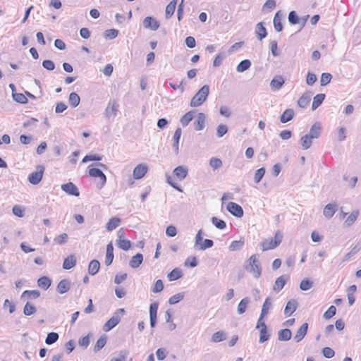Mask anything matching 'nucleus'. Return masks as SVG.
<instances>
[{
	"label": "nucleus",
	"mask_w": 361,
	"mask_h": 361,
	"mask_svg": "<svg viewBox=\"0 0 361 361\" xmlns=\"http://www.w3.org/2000/svg\"><path fill=\"white\" fill-rule=\"evenodd\" d=\"M244 243L245 242L243 239H240L239 240H234L231 243L228 248L231 251L240 250L243 247Z\"/></svg>",
	"instance_id": "a18cd8bd"
},
{
	"label": "nucleus",
	"mask_w": 361,
	"mask_h": 361,
	"mask_svg": "<svg viewBox=\"0 0 361 361\" xmlns=\"http://www.w3.org/2000/svg\"><path fill=\"white\" fill-rule=\"evenodd\" d=\"M40 296V292L37 290H25L21 295V299L38 298Z\"/></svg>",
	"instance_id": "2f4dec72"
},
{
	"label": "nucleus",
	"mask_w": 361,
	"mask_h": 361,
	"mask_svg": "<svg viewBox=\"0 0 361 361\" xmlns=\"http://www.w3.org/2000/svg\"><path fill=\"white\" fill-rule=\"evenodd\" d=\"M294 114L293 109H288L281 114L280 121L283 123H287L293 119Z\"/></svg>",
	"instance_id": "a878e982"
},
{
	"label": "nucleus",
	"mask_w": 361,
	"mask_h": 361,
	"mask_svg": "<svg viewBox=\"0 0 361 361\" xmlns=\"http://www.w3.org/2000/svg\"><path fill=\"white\" fill-rule=\"evenodd\" d=\"M284 18V14L281 11H279L276 13L273 23L274 29L276 32H281L283 30L282 20Z\"/></svg>",
	"instance_id": "9b49d317"
},
{
	"label": "nucleus",
	"mask_w": 361,
	"mask_h": 361,
	"mask_svg": "<svg viewBox=\"0 0 361 361\" xmlns=\"http://www.w3.org/2000/svg\"><path fill=\"white\" fill-rule=\"evenodd\" d=\"M286 279L287 278L286 276H281L278 277L275 281L273 290L277 292L280 291L284 287L286 283Z\"/></svg>",
	"instance_id": "bb28decb"
},
{
	"label": "nucleus",
	"mask_w": 361,
	"mask_h": 361,
	"mask_svg": "<svg viewBox=\"0 0 361 361\" xmlns=\"http://www.w3.org/2000/svg\"><path fill=\"white\" fill-rule=\"evenodd\" d=\"M284 84V80L281 76L275 77L270 82V87L272 90H279Z\"/></svg>",
	"instance_id": "cd10ccee"
},
{
	"label": "nucleus",
	"mask_w": 361,
	"mask_h": 361,
	"mask_svg": "<svg viewBox=\"0 0 361 361\" xmlns=\"http://www.w3.org/2000/svg\"><path fill=\"white\" fill-rule=\"evenodd\" d=\"M183 276L181 269L178 268L173 269L170 273L168 274L167 278L170 281L177 280Z\"/></svg>",
	"instance_id": "c9c22d12"
},
{
	"label": "nucleus",
	"mask_w": 361,
	"mask_h": 361,
	"mask_svg": "<svg viewBox=\"0 0 361 361\" xmlns=\"http://www.w3.org/2000/svg\"><path fill=\"white\" fill-rule=\"evenodd\" d=\"M76 264V258L75 255H71L64 259L63 268L64 269H70Z\"/></svg>",
	"instance_id": "5701e85b"
},
{
	"label": "nucleus",
	"mask_w": 361,
	"mask_h": 361,
	"mask_svg": "<svg viewBox=\"0 0 361 361\" xmlns=\"http://www.w3.org/2000/svg\"><path fill=\"white\" fill-rule=\"evenodd\" d=\"M128 351L127 350H122L119 351L117 357H112L110 361H126Z\"/></svg>",
	"instance_id": "0e129e2a"
},
{
	"label": "nucleus",
	"mask_w": 361,
	"mask_h": 361,
	"mask_svg": "<svg viewBox=\"0 0 361 361\" xmlns=\"http://www.w3.org/2000/svg\"><path fill=\"white\" fill-rule=\"evenodd\" d=\"M292 333L291 331L288 329H284L280 330L278 332V339L279 341H287L291 338Z\"/></svg>",
	"instance_id": "c756f323"
},
{
	"label": "nucleus",
	"mask_w": 361,
	"mask_h": 361,
	"mask_svg": "<svg viewBox=\"0 0 361 361\" xmlns=\"http://www.w3.org/2000/svg\"><path fill=\"white\" fill-rule=\"evenodd\" d=\"M325 97V94L323 93H320L314 96L312 104V109L313 111L317 109L322 104Z\"/></svg>",
	"instance_id": "473e14b6"
},
{
	"label": "nucleus",
	"mask_w": 361,
	"mask_h": 361,
	"mask_svg": "<svg viewBox=\"0 0 361 361\" xmlns=\"http://www.w3.org/2000/svg\"><path fill=\"white\" fill-rule=\"evenodd\" d=\"M13 99L18 103L20 104H27L28 100L26 96L22 93H13L12 94Z\"/></svg>",
	"instance_id": "5fc2aeb1"
},
{
	"label": "nucleus",
	"mask_w": 361,
	"mask_h": 361,
	"mask_svg": "<svg viewBox=\"0 0 361 361\" xmlns=\"http://www.w3.org/2000/svg\"><path fill=\"white\" fill-rule=\"evenodd\" d=\"M116 244L121 249L125 251L128 250L131 247L130 241L126 239L116 240Z\"/></svg>",
	"instance_id": "09e8293b"
},
{
	"label": "nucleus",
	"mask_w": 361,
	"mask_h": 361,
	"mask_svg": "<svg viewBox=\"0 0 361 361\" xmlns=\"http://www.w3.org/2000/svg\"><path fill=\"white\" fill-rule=\"evenodd\" d=\"M211 220H212V224L219 229H224L226 226V222L222 219H219L214 216L212 218Z\"/></svg>",
	"instance_id": "680f3d73"
},
{
	"label": "nucleus",
	"mask_w": 361,
	"mask_h": 361,
	"mask_svg": "<svg viewBox=\"0 0 361 361\" xmlns=\"http://www.w3.org/2000/svg\"><path fill=\"white\" fill-rule=\"evenodd\" d=\"M68 102L72 107L75 108L79 105L80 102V98L77 93L71 92L69 94Z\"/></svg>",
	"instance_id": "4c0bfd02"
},
{
	"label": "nucleus",
	"mask_w": 361,
	"mask_h": 361,
	"mask_svg": "<svg viewBox=\"0 0 361 361\" xmlns=\"http://www.w3.org/2000/svg\"><path fill=\"white\" fill-rule=\"evenodd\" d=\"M360 250H361V243H359L357 245H355L353 247V249L345 255L344 260H348L350 258H351L352 257L355 255Z\"/></svg>",
	"instance_id": "603ef678"
},
{
	"label": "nucleus",
	"mask_w": 361,
	"mask_h": 361,
	"mask_svg": "<svg viewBox=\"0 0 361 361\" xmlns=\"http://www.w3.org/2000/svg\"><path fill=\"white\" fill-rule=\"evenodd\" d=\"M332 78V75L330 73H324L322 74L321 79H320V83L322 86L326 85L329 84Z\"/></svg>",
	"instance_id": "338daca9"
},
{
	"label": "nucleus",
	"mask_w": 361,
	"mask_h": 361,
	"mask_svg": "<svg viewBox=\"0 0 361 361\" xmlns=\"http://www.w3.org/2000/svg\"><path fill=\"white\" fill-rule=\"evenodd\" d=\"M214 245V242L210 239H205L204 241H202L200 245L197 247L196 250H204L206 249L210 248Z\"/></svg>",
	"instance_id": "864d4df0"
},
{
	"label": "nucleus",
	"mask_w": 361,
	"mask_h": 361,
	"mask_svg": "<svg viewBox=\"0 0 361 361\" xmlns=\"http://www.w3.org/2000/svg\"><path fill=\"white\" fill-rule=\"evenodd\" d=\"M307 329L308 324L307 322L302 324V326L298 329L294 336V340L295 341V342L298 343L304 338L307 334Z\"/></svg>",
	"instance_id": "dca6fc26"
},
{
	"label": "nucleus",
	"mask_w": 361,
	"mask_h": 361,
	"mask_svg": "<svg viewBox=\"0 0 361 361\" xmlns=\"http://www.w3.org/2000/svg\"><path fill=\"white\" fill-rule=\"evenodd\" d=\"M206 116L204 113H199L197 119L194 121V128L196 131L202 130L205 127Z\"/></svg>",
	"instance_id": "ddd939ff"
},
{
	"label": "nucleus",
	"mask_w": 361,
	"mask_h": 361,
	"mask_svg": "<svg viewBox=\"0 0 361 361\" xmlns=\"http://www.w3.org/2000/svg\"><path fill=\"white\" fill-rule=\"evenodd\" d=\"M209 166L211 168H212L214 170L219 169L222 166V161L216 157H212L209 160Z\"/></svg>",
	"instance_id": "6e6d98bb"
},
{
	"label": "nucleus",
	"mask_w": 361,
	"mask_h": 361,
	"mask_svg": "<svg viewBox=\"0 0 361 361\" xmlns=\"http://www.w3.org/2000/svg\"><path fill=\"white\" fill-rule=\"evenodd\" d=\"M158 307L159 303L157 302L152 303L149 306V319L150 326L152 328H154L157 323V314Z\"/></svg>",
	"instance_id": "1a4fd4ad"
},
{
	"label": "nucleus",
	"mask_w": 361,
	"mask_h": 361,
	"mask_svg": "<svg viewBox=\"0 0 361 361\" xmlns=\"http://www.w3.org/2000/svg\"><path fill=\"white\" fill-rule=\"evenodd\" d=\"M37 284L44 290H47L51 284V281L47 276H42L37 280Z\"/></svg>",
	"instance_id": "e433bc0d"
},
{
	"label": "nucleus",
	"mask_w": 361,
	"mask_h": 361,
	"mask_svg": "<svg viewBox=\"0 0 361 361\" xmlns=\"http://www.w3.org/2000/svg\"><path fill=\"white\" fill-rule=\"evenodd\" d=\"M246 269L255 278H259L262 273L260 262L255 255H252L247 261Z\"/></svg>",
	"instance_id": "f03ea898"
},
{
	"label": "nucleus",
	"mask_w": 361,
	"mask_h": 361,
	"mask_svg": "<svg viewBox=\"0 0 361 361\" xmlns=\"http://www.w3.org/2000/svg\"><path fill=\"white\" fill-rule=\"evenodd\" d=\"M118 106L116 101H113L112 102H109L107 107L105 109L104 115L107 118H110L111 117H115L118 112Z\"/></svg>",
	"instance_id": "9d476101"
},
{
	"label": "nucleus",
	"mask_w": 361,
	"mask_h": 361,
	"mask_svg": "<svg viewBox=\"0 0 361 361\" xmlns=\"http://www.w3.org/2000/svg\"><path fill=\"white\" fill-rule=\"evenodd\" d=\"M193 113L192 111H188L181 117L180 122L183 127L187 126L192 120Z\"/></svg>",
	"instance_id": "37998d69"
},
{
	"label": "nucleus",
	"mask_w": 361,
	"mask_h": 361,
	"mask_svg": "<svg viewBox=\"0 0 361 361\" xmlns=\"http://www.w3.org/2000/svg\"><path fill=\"white\" fill-rule=\"evenodd\" d=\"M312 286L313 282L312 281H310L308 279H305L302 280V281L300 282V288L302 290L305 291L310 290L312 287Z\"/></svg>",
	"instance_id": "13d9d810"
},
{
	"label": "nucleus",
	"mask_w": 361,
	"mask_h": 361,
	"mask_svg": "<svg viewBox=\"0 0 361 361\" xmlns=\"http://www.w3.org/2000/svg\"><path fill=\"white\" fill-rule=\"evenodd\" d=\"M121 219L118 217L111 218L106 224V228L109 231H111L119 226Z\"/></svg>",
	"instance_id": "58836bf2"
},
{
	"label": "nucleus",
	"mask_w": 361,
	"mask_h": 361,
	"mask_svg": "<svg viewBox=\"0 0 361 361\" xmlns=\"http://www.w3.org/2000/svg\"><path fill=\"white\" fill-rule=\"evenodd\" d=\"M89 174L92 177L99 178L100 183L98 185V188L101 189L106 182V175L97 168H92L89 170Z\"/></svg>",
	"instance_id": "20e7f679"
},
{
	"label": "nucleus",
	"mask_w": 361,
	"mask_h": 361,
	"mask_svg": "<svg viewBox=\"0 0 361 361\" xmlns=\"http://www.w3.org/2000/svg\"><path fill=\"white\" fill-rule=\"evenodd\" d=\"M312 138H311L310 136H308L307 134L303 135L301 138H300V145H301V148L303 149V150H307L311 146H312Z\"/></svg>",
	"instance_id": "72a5a7b5"
},
{
	"label": "nucleus",
	"mask_w": 361,
	"mask_h": 361,
	"mask_svg": "<svg viewBox=\"0 0 361 361\" xmlns=\"http://www.w3.org/2000/svg\"><path fill=\"white\" fill-rule=\"evenodd\" d=\"M256 35L259 40H262L267 35V32L262 23H259L256 25Z\"/></svg>",
	"instance_id": "393cba45"
},
{
	"label": "nucleus",
	"mask_w": 361,
	"mask_h": 361,
	"mask_svg": "<svg viewBox=\"0 0 361 361\" xmlns=\"http://www.w3.org/2000/svg\"><path fill=\"white\" fill-rule=\"evenodd\" d=\"M107 341V337L106 335H102L100 336V338L97 340L94 347V351L98 352L102 348H104V346L106 345Z\"/></svg>",
	"instance_id": "c03bdc74"
},
{
	"label": "nucleus",
	"mask_w": 361,
	"mask_h": 361,
	"mask_svg": "<svg viewBox=\"0 0 361 361\" xmlns=\"http://www.w3.org/2000/svg\"><path fill=\"white\" fill-rule=\"evenodd\" d=\"M61 189L68 195H73L75 197H78L80 195V192L78 188L72 182L63 184L61 185Z\"/></svg>",
	"instance_id": "6e6552de"
},
{
	"label": "nucleus",
	"mask_w": 361,
	"mask_h": 361,
	"mask_svg": "<svg viewBox=\"0 0 361 361\" xmlns=\"http://www.w3.org/2000/svg\"><path fill=\"white\" fill-rule=\"evenodd\" d=\"M184 296V293H177L169 298V303L170 305H175L178 302L181 301L183 299Z\"/></svg>",
	"instance_id": "bf43d9fd"
},
{
	"label": "nucleus",
	"mask_w": 361,
	"mask_h": 361,
	"mask_svg": "<svg viewBox=\"0 0 361 361\" xmlns=\"http://www.w3.org/2000/svg\"><path fill=\"white\" fill-rule=\"evenodd\" d=\"M288 21L292 25L300 23V18L298 16L295 11H292L289 13L288 17Z\"/></svg>",
	"instance_id": "e2e57ef3"
},
{
	"label": "nucleus",
	"mask_w": 361,
	"mask_h": 361,
	"mask_svg": "<svg viewBox=\"0 0 361 361\" xmlns=\"http://www.w3.org/2000/svg\"><path fill=\"white\" fill-rule=\"evenodd\" d=\"M298 307V302L295 300L292 299L289 300L285 307L284 309V314L286 316L291 315L297 309Z\"/></svg>",
	"instance_id": "aec40b11"
},
{
	"label": "nucleus",
	"mask_w": 361,
	"mask_h": 361,
	"mask_svg": "<svg viewBox=\"0 0 361 361\" xmlns=\"http://www.w3.org/2000/svg\"><path fill=\"white\" fill-rule=\"evenodd\" d=\"M12 212L18 217H23L25 215V208L18 204L13 207Z\"/></svg>",
	"instance_id": "052dcab7"
},
{
	"label": "nucleus",
	"mask_w": 361,
	"mask_h": 361,
	"mask_svg": "<svg viewBox=\"0 0 361 361\" xmlns=\"http://www.w3.org/2000/svg\"><path fill=\"white\" fill-rule=\"evenodd\" d=\"M181 134H182L181 129L180 128H178L175 130V133H174V135L173 137V143L172 147L173 148V150H174V152L176 154H178L179 152L178 145H179V141H180V137H181Z\"/></svg>",
	"instance_id": "6ab92c4d"
},
{
	"label": "nucleus",
	"mask_w": 361,
	"mask_h": 361,
	"mask_svg": "<svg viewBox=\"0 0 361 361\" xmlns=\"http://www.w3.org/2000/svg\"><path fill=\"white\" fill-rule=\"evenodd\" d=\"M71 288V282L68 279L60 281L56 286V291L60 294H64Z\"/></svg>",
	"instance_id": "f3484780"
},
{
	"label": "nucleus",
	"mask_w": 361,
	"mask_h": 361,
	"mask_svg": "<svg viewBox=\"0 0 361 361\" xmlns=\"http://www.w3.org/2000/svg\"><path fill=\"white\" fill-rule=\"evenodd\" d=\"M321 133H322V126H321L320 123L316 122L312 126L309 133L307 135L312 139H317L320 136Z\"/></svg>",
	"instance_id": "2eb2a0df"
},
{
	"label": "nucleus",
	"mask_w": 361,
	"mask_h": 361,
	"mask_svg": "<svg viewBox=\"0 0 361 361\" xmlns=\"http://www.w3.org/2000/svg\"><path fill=\"white\" fill-rule=\"evenodd\" d=\"M359 214L358 211L353 212L345 219L344 224L345 226H351L357 219Z\"/></svg>",
	"instance_id": "de8ad7c7"
},
{
	"label": "nucleus",
	"mask_w": 361,
	"mask_h": 361,
	"mask_svg": "<svg viewBox=\"0 0 361 361\" xmlns=\"http://www.w3.org/2000/svg\"><path fill=\"white\" fill-rule=\"evenodd\" d=\"M114 259V247L112 243H110L106 246V254L105 258V264L106 266H109Z\"/></svg>",
	"instance_id": "b1692460"
},
{
	"label": "nucleus",
	"mask_w": 361,
	"mask_h": 361,
	"mask_svg": "<svg viewBox=\"0 0 361 361\" xmlns=\"http://www.w3.org/2000/svg\"><path fill=\"white\" fill-rule=\"evenodd\" d=\"M37 311L36 307L30 302H27L23 309V313L26 316H30L35 314Z\"/></svg>",
	"instance_id": "3c124183"
},
{
	"label": "nucleus",
	"mask_w": 361,
	"mask_h": 361,
	"mask_svg": "<svg viewBox=\"0 0 361 361\" xmlns=\"http://www.w3.org/2000/svg\"><path fill=\"white\" fill-rule=\"evenodd\" d=\"M251 62L248 59L241 61L236 67V71L239 73H243L250 68Z\"/></svg>",
	"instance_id": "ea45409f"
},
{
	"label": "nucleus",
	"mask_w": 361,
	"mask_h": 361,
	"mask_svg": "<svg viewBox=\"0 0 361 361\" xmlns=\"http://www.w3.org/2000/svg\"><path fill=\"white\" fill-rule=\"evenodd\" d=\"M338 209V204L336 202L329 203L325 206L323 211L324 216L327 218H331Z\"/></svg>",
	"instance_id": "f8f14e48"
},
{
	"label": "nucleus",
	"mask_w": 361,
	"mask_h": 361,
	"mask_svg": "<svg viewBox=\"0 0 361 361\" xmlns=\"http://www.w3.org/2000/svg\"><path fill=\"white\" fill-rule=\"evenodd\" d=\"M173 175L179 180H183L188 175V169L185 166H178L174 169Z\"/></svg>",
	"instance_id": "a211bd4d"
},
{
	"label": "nucleus",
	"mask_w": 361,
	"mask_h": 361,
	"mask_svg": "<svg viewBox=\"0 0 361 361\" xmlns=\"http://www.w3.org/2000/svg\"><path fill=\"white\" fill-rule=\"evenodd\" d=\"M148 171V167L145 164L137 165L133 170V177L135 179H140L145 176Z\"/></svg>",
	"instance_id": "0eeeda50"
},
{
	"label": "nucleus",
	"mask_w": 361,
	"mask_h": 361,
	"mask_svg": "<svg viewBox=\"0 0 361 361\" xmlns=\"http://www.w3.org/2000/svg\"><path fill=\"white\" fill-rule=\"evenodd\" d=\"M143 261V255L141 253H137L132 257L129 262V266L133 269L137 268Z\"/></svg>",
	"instance_id": "4be33fe9"
},
{
	"label": "nucleus",
	"mask_w": 361,
	"mask_h": 361,
	"mask_svg": "<svg viewBox=\"0 0 361 361\" xmlns=\"http://www.w3.org/2000/svg\"><path fill=\"white\" fill-rule=\"evenodd\" d=\"M274 245V241L271 238L266 239L259 244L263 251H267L276 247V246Z\"/></svg>",
	"instance_id": "79ce46f5"
},
{
	"label": "nucleus",
	"mask_w": 361,
	"mask_h": 361,
	"mask_svg": "<svg viewBox=\"0 0 361 361\" xmlns=\"http://www.w3.org/2000/svg\"><path fill=\"white\" fill-rule=\"evenodd\" d=\"M209 93L208 85H203L199 91L193 96L190 101V106L197 107L201 106L207 99Z\"/></svg>",
	"instance_id": "f257e3e1"
},
{
	"label": "nucleus",
	"mask_w": 361,
	"mask_h": 361,
	"mask_svg": "<svg viewBox=\"0 0 361 361\" xmlns=\"http://www.w3.org/2000/svg\"><path fill=\"white\" fill-rule=\"evenodd\" d=\"M250 299L247 297L242 299L238 303L237 312L239 314H243L245 312L247 305L250 303Z\"/></svg>",
	"instance_id": "7c9ffc66"
},
{
	"label": "nucleus",
	"mask_w": 361,
	"mask_h": 361,
	"mask_svg": "<svg viewBox=\"0 0 361 361\" xmlns=\"http://www.w3.org/2000/svg\"><path fill=\"white\" fill-rule=\"evenodd\" d=\"M226 336L224 331H219L216 333H214L211 338V341L213 343H219L222 341L226 340Z\"/></svg>",
	"instance_id": "a19ab883"
},
{
	"label": "nucleus",
	"mask_w": 361,
	"mask_h": 361,
	"mask_svg": "<svg viewBox=\"0 0 361 361\" xmlns=\"http://www.w3.org/2000/svg\"><path fill=\"white\" fill-rule=\"evenodd\" d=\"M265 169L262 167L255 171L254 176V181L255 183H259L265 174Z\"/></svg>",
	"instance_id": "4d7b16f0"
},
{
	"label": "nucleus",
	"mask_w": 361,
	"mask_h": 361,
	"mask_svg": "<svg viewBox=\"0 0 361 361\" xmlns=\"http://www.w3.org/2000/svg\"><path fill=\"white\" fill-rule=\"evenodd\" d=\"M269 334L268 333L267 331V329H261L260 331H259V342L262 343H264L265 341H267V340H269Z\"/></svg>",
	"instance_id": "69168bd1"
},
{
	"label": "nucleus",
	"mask_w": 361,
	"mask_h": 361,
	"mask_svg": "<svg viewBox=\"0 0 361 361\" xmlns=\"http://www.w3.org/2000/svg\"><path fill=\"white\" fill-rule=\"evenodd\" d=\"M120 320L121 316L114 315L104 324L103 330L106 332L109 331L119 323Z\"/></svg>",
	"instance_id": "4468645a"
},
{
	"label": "nucleus",
	"mask_w": 361,
	"mask_h": 361,
	"mask_svg": "<svg viewBox=\"0 0 361 361\" xmlns=\"http://www.w3.org/2000/svg\"><path fill=\"white\" fill-rule=\"evenodd\" d=\"M336 308L335 306L331 305L329 307L327 311H326L324 314V318L326 319H331L332 317H334L336 314Z\"/></svg>",
	"instance_id": "774afa93"
},
{
	"label": "nucleus",
	"mask_w": 361,
	"mask_h": 361,
	"mask_svg": "<svg viewBox=\"0 0 361 361\" xmlns=\"http://www.w3.org/2000/svg\"><path fill=\"white\" fill-rule=\"evenodd\" d=\"M143 27L145 29H150L151 30H157L159 26V23L151 16H147L143 20Z\"/></svg>",
	"instance_id": "423d86ee"
},
{
	"label": "nucleus",
	"mask_w": 361,
	"mask_h": 361,
	"mask_svg": "<svg viewBox=\"0 0 361 361\" xmlns=\"http://www.w3.org/2000/svg\"><path fill=\"white\" fill-rule=\"evenodd\" d=\"M312 97V92H305L298 99V104L300 108H305Z\"/></svg>",
	"instance_id": "412c9836"
},
{
	"label": "nucleus",
	"mask_w": 361,
	"mask_h": 361,
	"mask_svg": "<svg viewBox=\"0 0 361 361\" xmlns=\"http://www.w3.org/2000/svg\"><path fill=\"white\" fill-rule=\"evenodd\" d=\"M44 168L43 166H38L37 170L31 173L28 176V180L31 184L37 185L42 179Z\"/></svg>",
	"instance_id": "7ed1b4c3"
},
{
	"label": "nucleus",
	"mask_w": 361,
	"mask_h": 361,
	"mask_svg": "<svg viewBox=\"0 0 361 361\" xmlns=\"http://www.w3.org/2000/svg\"><path fill=\"white\" fill-rule=\"evenodd\" d=\"M100 264L98 260L93 259L92 260L88 267V272L90 275H95L99 269Z\"/></svg>",
	"instance_id": "f704fd0d"
},
{
	"label": "nucleus",
	"mask_w": 361,
	"mask_h": 361,
	"mask_svg": "<svg viewBox=\"0 0 361 361\" xmlns=\"http://www.w3.org/2000/svg\"><path fill=\"white\" fill-rule=\"evenodd\" d=\"M272 303L271 300L269 297L267 298L262 308L261 314L262 315L266 316L269 310L271 308Z\"/></svg>",
	"instance_id": "49530a36"
},
{
	"label": "nucleus",
	"mask_w": 361,
	"mask_h": 361,
	"mask_svg": "<svg viewBox=\"0 0 361 361\" xmlns=\"http://www.w3.org/2000/svg\"><path fill=\"white\" fill-rule=\"evenodd\" d=\"M176 0H172L166 7L165 17L166 19L170 18L174 13L176 6Z\"/></svg>",
	"instance_id": "c85d7f7f"
},
{
	"label": "nucleus",
	"mask_w": 361,
	"mask_h": 361,
	"mask_svg": "<svg viewBox=\"0 0 361 361\" xmlns=\"http://www.w3.org/2000/svg\"><path fill=\"white\" fill-rule=\"evenodd\" d=\"M226 209L233 216L240 218L243 216V209L239 204L230 202L226 206Z\"/></svg>",
	"instance_id": "39448f33"
},
{
	"label": "nucleus",
	"mask_w": 361,
	"mask_h": 361,
	"mask_svg": "<svg viewBox=\"0 0 361 361\" xmlns=\"http://www.w3.org/2000/svg\"><path fill=\"white\" fill-rule=\"evenodd\" d=\"M59 334L56 332H50L47 334V336L45 339V343L47 345H51L56 343L59 339Z\"/></svg>",
	"instance_id": "8fccbe9b"
}]
</instances>
